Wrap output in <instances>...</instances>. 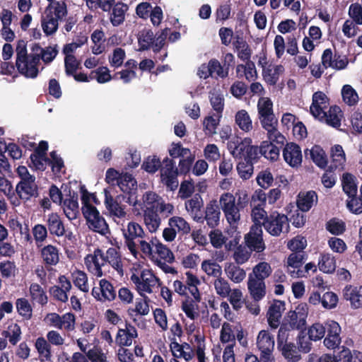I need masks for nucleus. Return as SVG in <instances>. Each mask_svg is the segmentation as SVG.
<instances>
[{
  "label": "nucleus",
  "instance_id": "f257e3e1",
  "mask_svg": "<svg viewBox=\"0 0 362 362\" xmlns=\"http://www.w3.org/2000/svg\"><path fill=\"white\" fill-rule=\"evenodd\" d=\"M28 42L18 40L16 46V66L18 73L27 78H35L39 74V58L33 56L32 58L28 53Z\"/></svg>",
  "mask_w": 362,
  "mask_h": 362
},
{
  "label": "nucleus",
  "instance_id": "f03ea898",
  "mask_svg": "<svg viewBox=\"0 0 362 362\" xmlns=\"http://www.w3.org/2000/svg\"><path fill=\"white\" fill-rule=\"evenodd\" d=\"M247 194L243 197L244 202H241V197L238 199L237 205L235 198L230 193H224L220 198V204L228 223L232 226L238 224L240 220V208H244L247 202Z\"/></svg>",
  "mask_w": 362,
  "mask_h": 362
},
{
  "label": "nucleus",
  "instance_id": "7ed1b4c3",
  "mask_svg": "<svg viewBox=\"0 0 362 362\" xmlns=\"http://www.w3.org/2000/svg\"><path fill=\"white\" fill-rule=\"evenodd\" d=\"M81 211L90 229L101 235H106L109 232L107 223L95 206L91 204L82 206Z\"/></svg>",
  "mask_w": 362,
  "mask_h": 362
},
{
  "label": "nucleus",
  "instance_id": "20e7f679",
  "mask_svg": "<svg viewBox=\"0 0 362 362\" xmlns=\"http://www.w3.org/2000/svg\"><path fill=\"white\" fill-rule=\"evenodd\" d=\"M131 281L135 284L139 293H151L155 287L158 288L161 286L160 279L149 269H144L140 276L133 274L131 276Z\"/></svg>",
  "mask_w": 362,
  "mask_h": 362
},
{
  "label": "nucleus",
  "instance_id": "39448f33",
  "mask_svg": "<svg viewBox=\"0 0 362 362\" xmlns=\"http://www.w3.org/2000/svg\"><path fill=\"white\" fill-rule=\"evenodd\" d=\"M62 189L65 196L62 204L64 214L69 220L76 219L79 215V205L78 193L73 190L69 185H63Z\"/></svg>",
  "mask_w": 362,
  "mask_h": 362
},
{
  "label": "nucleus",
  "instance_id": "423d86ee",
  "mask_svg": "<svg viewBox=\"0 0 362 362\" xmlns=\"http://www.w3.org/2000/svg\"><path fill=\"white\" fill-rule=\"evenodd\" d=\"M266 202V193L262 189H257L252 194L250 200V206L252 207L251 216L254 222L253 225L259 223L262 226V222L264 221V218L268 217L269 215L267 214L264 210Z\"/></svg>",
  "mask_w": 362,
  "mask_h": 362
},
{
  "label": "nucleus",
  "instance_id": "0eeeda50",
  "mask_svg": "<svg viewBox=\"0 0 362 362\" xmlns=\"http://www.w3.org/2000/svg\"><path fill=\"white\" fill-rule=\"evenodd\" d=\"M288 221L286 215L278 211H273L264 218L262 226L270 235L279 236L283 231L284 226H288Z\"/></svg>",
  "mask_w": 362,
  "mask_h": 362
},
{
  "label": "nucleus",
  "instance_id": "6e6552de",
  "mask_svg": "<svg viewBox=\"0 0 362 362\" xmlns=\"http://www.w3.org/2000/svg\"><path fill=\"white\" fill-rule=\"evenodd\" d=\"M262 233L261 224L257 223L251 226L250 232L245 236L246 246L250 251L262 252L264 250L265 244Z\"/></svg>",
  "mask_w": 362,
  "mask_h": 362
},
{
  "label": "nucleus",
  "instance_id": "1a4fd4ad",
  "mask_svg": "<svg viewBox=\"0 0 362 362\" xmlns=\"http://www.w3.org/2000/svg\"><path fill=\"white\" fill-rule=\"evenodd\" d=\"M125 244L131 253L136 257L138 253L136 244L134 240L137 238H143L144 232L141 226L136 222H129L127 229H123Z\"/></svg>",
  "mask_w": 362,
  "mask_h": 362
},
{
  "label": "nucleus",
  "instance_id": "9d476101",
  "mask_svg": "<svg viewBox=\"0 0 362 362\" xmlns=\"http://www.w3.org/2000/svg\"><path fill=\"white\" fill-rule=\"evenodd\" d=\"M103 261L104 252L98 247L95 249L93 254H88L84 258L88 270L97 277H101L103 275L102 271V267L105 264Z\"/></svg>",
  "mask_w": 362,
  "mask_h": 362
},
{
  "label": "nucleus",
  "instance_id": "9b49d317",
  "mask_svg": "<svg viewBox=\"0 0 362 362\" xmlns=\"http://www.w3.org/2000/svg\"><path fill=\"white\" fill-rule=\"evenodd\" d=\"M16 192L18 196L25 201L33 197L38 196V188L35 184V177L23 178L16 185Z\"/></svg>",
  "mask_w": 362,
  "mask_h": 362
},
{
  "label": "nucleus",
  "instance_id": "f8f14e48",
  "mask_svg": "<svg viewBox=\"0 0 362 362\" xmlns=\"http://www.w3.org/2000/svg\"><path fill=\"white\" fill-rule=\"evenodd\" d=\"M220 207L216 199L211 200L207 204L202 214V220L199 223H203L204 221L211 228H215L219 224L220 221Z\"/></svg>",
  "mask_w": 362,
  "mask_h": 362
},
{
  "label": "nucleus",
  "instance_id": "ddd939ff",
  "mask_svg": "<svg viewBox=\"0 0 362 362\" xmlns=\"http://www.w3.org/2000/svg\"><path fill=\"white\" fill-rule=\"evenodd\" d=\"M284 160L291 167H298L302 163V152L300 147L296 143H287L283 149Z\"/></svg>",
  "mask_w": 362,
  "mask_h": 362
},
{
  "label": "nucleus",
  "instance_id": "4468645a",
  "mask_svg": "<svg viewBox=\"0 0 362 362\" xmlns=\"http://www.w3.org/2000/svg\"><path fill=\"white\" fill-rule=\"evenodd\" d=\"M59 283L60 286H53L49 288V293L52 296L57 300L66 303L68 301L67 293L71 288V281L64 275L59 276Z\"/></svg>",
  "mask_w": 362,
  "mask_h": 362
},
{
  "label": "nucleus",
  "instance_id": "2eb2a0df",
  "mask_svg": "<svg viewBox=\"0 0 362 362\" xmlns=\"http://www.w3.org/2000/svg\"><path fill=\"white\" fill-rule=\"evenodd\" d=\"M185 209L196 222H202L204 212V202L201 195L195 194L190 199L185 202Z\"/></svg>",
  "mask_w": 362,
  "mask_h": 362
},
{
  "label": "nucleus",
  "instance_id": "dca6fc26",
  "mask_svg": "<svg viewBox=\"0 0 362 362\" xmlns=\"http://www.w3.org/2000/svg\"><path fill=\"white\" fill-rule=\"evenodd\" d=\"M112 188L104 189L105 205L110 214L118 218L125 217V205L120 204L111 194Z\"/></svg>",
  "mask_w": 362,
  "mask_h": 362
},
{
  "label": "nucleus",
  "instance_id": "f3484780",
  "mask_svg": "<svg viewBox=\"0 0 362 362\" xmlns=\"http://www.w3.org/2000/svg\"><path fill=\"white\" fill-rule=\"evenodd\" d=\"M342 117L343 112L341 108L337 105H332L329 107L327 112L323 111V113L316 118L321 122H325L330 127L339 128L341 126Z\"/></svg>",
  "mask_w": 362,
  "mask_h": 362
},
{
  "label": "nucleus",
  "instance_id": "a211bd4d",
  "mask_svg": "<svg viewBox=\"0 0 362 362\" xmlns=\"http://www.w3.org/2000/svg\"><path fill=\"white\" fill-rule=\"evenodd\" d=\"M329 98L322 91H317L313 93L312 104L310 107V114L314 117H317L323 113V111L329 105Z\"/></svg>",
  "mask_w": 362,
  "mask_h": 362
},
{
  "label": "nucleus",
  "instance_id": "6ab92c4d",
  "mask_svg": "<svg viewBox=\"0 0 362 362\" xmlns=\"http://www.w3.org/2000/svg\"><path fill=\"white\" fill-rule=\"evenodd\" d=\"M137 337V330L135 327L127 322L125 329H119L115 341L120 346H129L132 344L133 339Z\"/></svg>",
  "mask_w": 362,
  "mask_h": 362
},
{
  "label": "nucleus",
  "instance_id": "aec40b11",
  "mask_svg": "<svg viewBox=\"0 0 362 362\" xmlns=\"http://www.w3.org/2000/svg\"><path fill=\"white\" fill-rule=\"evenodd\" d=\"M257 345L261 352L260 355H272L274 349V337L268 331L262 330L257 336Z\"/></svg>",
  "mask_w": 362,
  "mask_h": 362
},
{
  "label": "nucleus",
  "instance_id": "412c9836",
  "mask_svg": "<svg viewBox=\"0 0 362 362\" xmlns=\"http://www.w3.org/2000/svg\"><path fill=\"white\" fill-rule=\"evenodd\" d=\"M285 309L284 301L276 300L272 304L267 312V320L272 328L276 329L280 324L282 311Z\"/></svg>",
  "mask_w": 362,
  "mask_h": 362
},
{
  "label": "nucleus",
  "instance_id": "4be33fe9",
  "mask_svg": "<svg viewBox=\"0 0 362 362\" xmlns=\"http://www.w3.org/2000/svg\"><path fill=\"white\" fill-rule=\"evenodd\" d=\"M247 288L252 298L259 301L264 298L267 293L264 281L254 279L248 276Z\"/></svg>",
  "mask_w": 362,
  "mask_h": 362
},
{
  "label": "nucleus",
  "instance_id": "5701e85b",
  "mask_svg": "<svg viewBox=\"0 0 362 362\" xmlns=\"http://www.w3.org/2000/svg\"><path fill=\"white\" fill-rule=\"evenodd\" d=\"M346 162V156L343 148L339 144H336L331 148V162L329 165V170L334 172L337 169H344Z\"/></svg>",
  "mask_w": 362,
  "mask_h": 362
},
{
  "label": "nucleus",
  "instance_id": "b1692460",
  "mask_svg": "<svg viewBox=\"0 0 362 362\" xmlns=\"http://www.w3.org/2000/svg\"><path fill=\"white\" fill-rule=\"evenodd\" d=\"M344 297L350 301L351 308H362V286H346L344 290Z\"/></svg>",
  "mask_w": 362,
  "mask_h": 362
},
{
  "label": "nucleus",
  "instance_id": "393cba45",
  "mask_svg": "<svg viewBox=\"0 0 362 362\" xmlns=\"http://www.w3.org/2000/svg\"><path fill=\"white\" fill-rule=\"evenodd\" d=\"M47 226L49 233L52 235L62 237L65 234L64 224L57 213H52L48 215Z\"/></svg>",
  "mask_w": 362,
  "mask_h": 362
},
{
  "label": "nucleus",
  "instance_id": "a878e982",
  "mask_svg": "<svg viewBox=\"0 0 362 362\" xmlns=\"http://www.w3.org/2000/svg\"><path fill=\"white\" fill-rule=\"evenodd\" d=\"M317 202V194L313 191L310 190L306 192H300L298 195L297 206L302 211H308L314 203Z\"/></svg>",
  "mask_w": 362,
  "mask_h": 362
},
{
  "label": "nucleus",
  "instance_id": "bb28decb",
  "mask_svg": "<svg viewBox=\"0 0 362 362\" xmlns=\"http://www.w3.org/2000/svg\"><path fill=\"white\" fill-rule=\"evenodd\" d=\"M40 255L46 265L55 266L59 261V250L52 245L44 246L40 250Z\"/></svg>",
  "mask_w": 362,
  "mask_h": 362
},
{
  "label": "nucleus",
  "instance_id": "cd10ccee",
  "mask_svg": "<svg viewBox=\"0 0 362 362\" xmlns=\"http://www.w3.org/2000/svg\"><path fill=\"white\" fill-rule=\"evenodd\" d=\"M118 186L125 194H136L137 182L133 175L129 173H122Z\"/></svg>",
  "mask_w": 362,
  "mask_h": 362
},
{
  "label": "nucleus",
  "instance_id": "c85d7f7f",
  "mask_svg": "<svg viewBox=\"0 0 362 362\" xmlns=\"http://www.w3.org/2000/svg\"><path fill=\"white\" fill-rule=\"evenodd\" d=\"M109 263L119 274H123V265L121 260L119 252L116 248L110 247L106 254H104L103 263Z\"/></svg>",
  "mask_w": 362,
  "mask_h": 362
},
{
  "label": "nucleus",
  "instance_id": "c756f323",
  "mask_svg": "<svg viewBox=\"0 0 362 362\" xmlns=\"http://www.w3.org/2000/svg\"><path fill=\"white\" fill-rule=\"evenodd\" d=\"M261 156L267 160L276 161L279 158L280 148L272 141H263L260 144Z\"/></svg>",
  "mask_w": 362,
  "mask_h": 362
},
{
  "label": "nucleus",
  "instance_id": "7c9ffc66",
  "mask_svg": "<svg viewBox=\"0 0 362 362\" xmlns=\"http://www.w3.org/2000/svg\"><path fill=\"white\" fill-rule=\"evenodd\" d=\"M341 185L343 191L349 197L356 196L357 185L356 183V177L349 173H345L342 175Z\"/></svg>",
  "mask_w": 362,
  "mask_h": 362
},
{
  "label": "nucleus",
  "instance_id": "2f4dec72",
  "mask_svg": "<svg viewBox=\"0 0 362 362\" xmlns=\"http://www.w3.org/2000/svg\"><path fill=\"white\" fill-rule=\"evenodd\" d=\"M127 9V5L122 2H117L114 5L110 15V21L114 26H118L124 22Z\"/></svg>",
  "mask_w": 362,
  "mask_h": 362
},
{
  "label": "nucleus",
  "instance_id": "473e14b6",
  "mask_svg": "<svg viewBox=\"0 0 362 362\" xmlns=\"http://www.w3.org/2000/svg\"><path fill=\"white\" fill-rule=\"evenodd\" d=\"M46 16L42 19V28L44 33L47 35H51L56 33L58 29V21H60L57 18L52 16V9L49 12H45Z\"/></svg>",
  "mask_w": 362,
  "mask_h": 362
},
{
  "label": "nucleus",
  "instance_id": "72a5a7b5",
  "mask_svg": "<svg viewBox=\"0 0 362 362\" xmlns=\"http://www.w3.org/2000/svg\"><path fill=\"white\" fill-rule=\"evenodd\" d=\"M144 219L147 228L151 233L156 232L160 224L158 210H144Z\"/></svg>",
  "mask_w": 362,
  "mask_h": 362
},
{
  "label": "nucleus",
  "instance_id": "f704fd0d",
  "mask_svg": "<svg viewBox=\"0 0 362 362\" xmlns=\"http://www.w3.org/2000/svg\"><path fill=\"white\" fill-rule=\"evenodd\" d=\"M225 272L227 276L234 283H240L246 276L245 271L233 263L227 264Z\"/></svg>",
  "mask_w": 362,
  "mask_h": 362
},
{
  "label": "nucleus",
  "instance_id": "c9c22d12",
  "mask_svg": "<svg viewBox=\"0 0 362 362\" xmlns=\"http://www.w3.org/2000/svg\"><path fill=\"white\" fill-rule=\"evenodd\" d=\"M272 272L270 264L266 262H261L256 264L252 272L249 274L254 279L264 281Z\"/></svg>",
  "mask_w": 362,
  "mask_h": 362
},
{
  "label": "nucleus",
  "instance_id": "e433bc0d",
  "mask_svg": "<svg viewBox=\"0 0 362 362\" xmlns=\"http://www.w3.org/2000/svg\"><path fill=\"white\" fill-rule=\"evenodd\" d=\"M310 158L319 168L325 169L327 166V158L320 146L315 145L310 151Z\"/></svg>",
  "mask_w": 362,
  "mask_h": 362
},
{
  "label": "nucleus",
  "instance_id": "4c0bfd02",
  "mask_svg": "<svg viewBox=\"0 0 362 362\" xmlns=\"http://www.w3.org/2000/svg\"><path fill=\"white\" fill-rule=\"evenodd\" d=\"M35 346L40 356L42 358V361H46L47 362H51V346L48 341H47L44 337H40L36 339Z\"/></svg>",
  "mask_w": 362,
  "mask_h": 362
},
{
  "label": "nucleus",
  "instance_id": "58836bf2",
  "mask_svg": "<svg viewBox=\"0 0 362 362\" xmlns=\"http://www.w3.org/2000/svg\"><path fill=\"white\" fill-rule=\"evenodd\" d=\"M277 348L282 356L289 362H297L300 358V355L298 354V348L293 341Z\"/></svg>",
  "mask_w": 362,
  "mask_h": 362
},
{
  "label": "nucleus",
  "instance_id": "ea45409f",
  "mask_svg": "<svg viewBox=\"0 0 362 362\" xmlns=\"http://www.w3.org/2000/svg\"><path fill=\"white\" fill-rule=\"evenodd\" d=\"M235 121L239 128L245 132L250 131L252 128V120L245 110H240L236 112Z\"/></svg>",
  "mask_w": 362,
  "mask_h": 362
},
{
  "label": "nucleus",
  "instance_id": "a19ab883",
  "mask_svg": "<svg viewBox=\"0 0 362 362\" xmlns=\"http://www.w3.org/2000/svg\"><path fill=\"white\" fill-rule=\"evenodd\" d=\"M30 293L33 300L36 301L41 305H45L47 303L48 298L46 293L37 283H33L30 286Z\"/></svg>",
  "mask_w": 362,
  "mask_h": 362
},
{
  "label": "nucleus",
  "instance_id": "79ce46f5",
  "mask_svg": "<svg viewBox=\"0 0 362 362\" xmlns=\"http://www.w3.org/2000/svg\"><path fill=\"white\" fill-rule=\"evenodd\" d=\"M139 51L149 49L151 47L153 48L155 44V36L151 30L144 31L138 37Z\"/></svg>",
  "mask_w": 362,
  "mask_h": 362
},
{
  "label": "nucleus",
  "instance_id": "37998d69",
  "mask_svg": "<svg viewBox=\"0 0 362 362\" xmlns=\"http://www.w3.org/2000/svg\"><path fill=\"white\" fill-rule=\"evenodd\" d=\"M282 324H286L287 327L290 329L294 330H303L305 329L306 322H301L299 321L298 316L295 312L290 310L287 315L284 317Z\"/></svg>",
  "mask_w": 362,
  "mask_h": 362
},
{
  "label": "nucleus",
  "instance_id": "c03bdc74",
  "mask_svg": "<svg viewBox=\"0 0 362 362\" xmlns=\"http://www.w3.org/2000/svg\"><path fill=\"white\" fill-rule=\"evenodd\" d=\"M16 306L18 313L24 320H30L33 316V308L29 301L25 298H18L16 301Z\"/></svg>",
  "mask_w": 362,
  "mask_h": 362
},
{
  "label": "nucleus",
  "instance_id": "a18cd8bd",
  "mask_svg": "<svg viewBox=\"0 0 362 362\" xmlns=\"http://www.w3.org/2000/svg\"><path fill=\"white\" fill-rule=\"evenodd\" d=\"M344 102L349 106H354L358 102V95L356 90L350 85H344L341 89Z\"/></svg>",
  "mask_w": 362,
  "mask_h": 362
},
{
  "label": "nucleus",
  "instance_id": "49530a36",
  "mask_svg": "<svg viewBox=\"0 0 362 362\" xmlns=\"http://www.w3.org/2000/svg\"><path fill=\"white\" fill-rule=\"evenodd\" d=\"M21 329L17 323L8 325L7 330L4 331L3 336L8 339L12 345H16L21 339Z\"/></svg>",
  "mask_w": 362,
  "mask_h": 362
},
{
  "label": "nucleus",
  "instance_id": "de8ad7c7",
  "mask_svg": "<svg viewBox=\"0 0 362 362\" xmlns=\"http://www.w3.org/2000/svg\"><path fill=\"white\" fill-rule=\"evenodd\" d=\"M318 267L320 270L322 272L331 274L334 272L336 268L335 260L334 257H331L329 254L321 255Z\"/></svg>",
  "mask_w": 362,
  "mask_h": 362
},
{
  "label": "nucleus",
  "instance_id": "09e8293b",
  "mask_svg": "<svg viewBox=\"0 0 362 362\" xmlns=\"http://www.w3.org/2000/svg\"><path fill=\"white\" fill-rule=\"evenodd\" d=\"M100 286L101 288L103 301H111L115 299L117 293L110 281L106 279H102L100 281Z\"/></svg>",
  "mask_w": 362,
  "mask_h": 362
},
{
  "label": "nucleus",
  "instance_id": "8fccbe9b",
  "mask_svg": "<svg viewBox=\"0 0 362 362\" xmlns=\"http://www.w3.org/2000/svg\"><path fill=\"white\" fill-rule=\"evenodd\" d=\"M52 4L47 6L45 12H49V10L52 11V16H55L59 20H62L67 14L66 4L64 1H53Z\"/></svg>",
  "mask_w": 362,
  "mask_h": 362
},
{
  "label": "nucleus",
  "instance_id": "3c124183",
  "mask_svg": "<svg viewBox=\"0 0 362 362\" xmlns=\"http://www.w3.org/2000/svg\"><path fill=\"white\" fill-rule=\"evenodd\" d=\"M139 294L143 298L136 299L135 308L129 310V315H132L131 312H136L137 314H139L141 315H146L149 313V298L144 293Z\"/></svg>",
  "mask_w": 362,
  "mask_h": 362
},
{
  "label": "nucleus",
  "instance_id": "603ef678",
  "mask_svg": "<svg viewBox=\"0 0 362 362\" xmlns=\"http://www.w3.org/2000/svg\"><path fill=\"white\" fill-rule=\"evenodd\" d=\"M209 100L214 110L216 112L217 116L221 117L224 108L223 96L218 92H213L210 93Z\"/></svg>",
  "mask_w": 362,
  "mask_h": 362
},
{
  "label": "nucleus",
  "instance_id": "864d4df0",
  "mask_svg": "<svg viewBox=\"0 0 362 362\" xmlns=\"http://www.w3.org/2000/svg\"><path fill=\"white\" fill-rule=\"evenodd\" d=\"M211 70V76L214 78H226L228 76V71H225L223 65L216 59H211L209 61Z\"/></svg>",
  "mask_w": 362,
  "mask_h": 362
},
{
  "label": "nucleus",
  "instance_id": "5fc2aeb1",
  "mask_svg": "<svg viewBox=\"0 0 362 362\" xmlns=\"http://www.w3.org/2000/svg\"><path fill=\"white\" fill-rule=\"evenodd\" d=\"M326 229L333 235H341L346 230L345 223L336 218H332L326 223Z\"/></svg>",
  "mask_w": 362,
  "mask_h": 362
},
{
  "label": "nucleus",
  "instance_id": "6e6d98bb",
  "mask_svg": "<svg viewBox=\"0 0 362 362\" xmlns=\"http://www.w3.org/2000/svg\"><path fill=\"white\" fill-rule=\"evenodd\" d=\"M307 259L305 252H292L287 259L288 267L299 269Z\"/></svg>",
  "mask_w": 362,
  "mask_h": 362
},
{
  "label": "nucleus",
  "instance_id": "4d7b16f0",
  "mask_svg": "<svg viewBox=\"0 0 362 362\" xmlns=\"http://www.w3.org/2000/svg\"><path fill=\"white\" fill-rule=\"evenodd\" d=\"M86 355L91 362H107V354L104 353L103 349L98 346H94L89 349Z\"/></svg>",
  "mask_w": 362,
  "mask_h": 362
},
{
  "label": "nucleus",
  "instance_id": "13d9d810",
  "mask_svg": "<svg viewBox=\"0 0 362 362\" xmlns=\"http://www.w3.org/2000/svg\"><path fill=\"white\" fill-rule=\"evenodd\" d=\"M202 269L209 275L219 277L222 274L221 267L216 262L204 260L202 264Z\"/></svg>",
  "mask_w": 362,
  "mask_h": 362
},
{
  "label": "nucleus",
  "instance_id": "bf43d9fd",
  "mask_svg": "<svg viewBox=\"0 0 362 362\" xmlns=\"http://www.w3.org/2000/svg\"><path fill=\"white\" fill-rule=\"evenodd\" d=\"M195 306H198L195 304V301L192 299H189V296L182 303V310L185 313L187 317L190 320H194L199 317V313L196 311Z\"/></svg>",
  "mask_w": 362,
  "mask_h": 362
},
{
  "label": "nucleus",
  "instance_id": "052dcab7",
  "mask_svg": "<svg viewBox=\"0 0 362 362\" xmlns=\"http://www.w3.org/2000/svg\"><path fill=\"white\" fill-rule=\"evenodd\" d=\"M306 246V239L300 235L294 237L287 243V247L293 252H305L303 250Z\"/></svg>",
  "mask_w": 362,
  "mask_h": 362
},
{
  "label": "nucleus",
  "instance_id": "680f3d73",
  "mask_svg": "<svg viewBox=\"0 0 362 362\" xmlns=\"http://www.w3.org/2000/svg\"><path fill=\"white\" fill-rule=\"evenodd\" d=\"M156 252L160 259H163L164 262L172 263L175 259L173 252L165 245L161 243L158 242L156 243Z\"/></svg>",
  "mask_w": 362,
  "mask_h": 362
},
{
  "label": "nucleus",
  "instance_id": "e2e57ef3",
  "mask_svg": "<svg viewBox=\"0 0 362 362\" xmlns=\"http://www.w3.org/2000/svg\"><path fill=\"white\" fill-rule=\"evenodd\" d=\"M177 173H160L161 182L170 191L175 190L178 187Z\"/></svg>",
  "mask_w": 362,
  "mask_h": 362
},
{
  "label": "nucleus",
  "instance_id": "0e129e2a",
  "mask_svg": "<svg viewBox=\"0 0 362 362\" xmlns=\"http://www.w3.org/2000/svg\"><path fill=\"white\" fill-rule=\"evenodd\" d=\"M253 164L245 160L239 162L237 165L238 175L243 180H248L251 177L253 173Z\"/></svg>",
  "mask_w": 362,
  "mask_h": 362
},
{
  "label": "nucleus",
  "instance_id": "69168bd1",
  "mask_svg": "<svg viewBox=\"0 0 362 362\" xmlns=\"http://www.w3.org/2000/svg\"><path fill=\"white\" fill-rule=\"evenodd\" d=\"M251 252L247 246L239 245L235 250L233 258L238 264L246 262L251 255Z\"/></svg>",
  "mask_w": 362,
  "mask_h": 362
},
{
  "label": "nucleus",
  "instance_id": "338daca9",
  "mask_svg": "<svg viewBox=\"0 0 362 362\" xmlns=\"http://www.w3.org/2000/svg\"><path fill=\"white\" fill-rule=\"evenodd\" d=\"M256 180L257 184L264 189L271 187L274 182L273 175L269 169L259 172Z\"/></svg>",
  "mask_w": 362,
  "mask_h": 362
},
{
  "label": "nucleus",
  "instance_id": "774afa93",
  "mask_svg": "<svg viewBox=\"0 0 362 362\" xmlns=\"http://www.w3.org/2000/svg\"><path fill=\"white\" fill-rule=\"evenodd\" d=\"M160 167L161 162L156 156H148L141 165V168L149 173H156Z\"/></svg>",
  "mask_w": 362,
  "mask_h": 362
}]
</instances>
